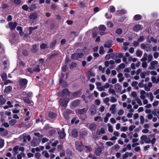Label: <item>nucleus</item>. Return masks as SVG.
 <instances>
[{"instance_id": "79ce46f5", "label": "nucleus", "mask_w": 159, "mask_h": 159, "mask_svg": "<svg viewBox=\"0 0 159 159\" xmlns=\"http://www.w3.org/2000/svg\"><path fill=\"white\" fill-rule=\"evenodd\" d=\"M107 125L108 127V130L111 133H112L113 131V129L112 127L109 123L107 124Z\"/></svg>"}, {"instance_id": "09e8293b", "label": "nucleus", "mask_w": 159, "mask_h": 159, "mask_svg": "<svg viewBox=\"0 0 159 159\" xmlns=\"http://www.w3.org/2000/svg\"><path fill=\"white\" fill-rule=\"evenodd\" d=\"M1 77L2 80L5 81L7 78V75L6 73H3L1 75Z\"/></svg>"}, {"instance_id": "58836bf2", "label": "nucleus", "mask_w": 159, "mask_h": 159, "mask_svg": "<svg viewBox=\"0 0 159 159\" xmlns=\"http://www.w3.org/2000/svg\"><path fill=\"white\" fill-rule=\"evenodd\" d=\"M111 44L110 42H107L105 43L104 45V47L105 48H109L111 46Z\"/></svg>"}, {"instance_id": "f3484780", "label": "nucleus", "mask_w": 159, "mask_h": 159, "mask_svg": "<svg viewBox=\"0 0 159 159\" xmlns=\"http://www.w3.org/2000/svg\"><path fill=\"white\" fill-rule=\"evenodd\" d=\"M147 93L143 90H141L140 92V98L142 99H144L146 98Z\"/></svg>"}, {"instance_id": "20e7f679", "label": "nucleus", "mask_w": 159, "mask_h": 159, "mask_svg": "<svg viewBox=\"0 0 159 159\" xmlns=\"http://www.w3.org/2000/svg\"><path fill=\"white\" fill-rule=\"evenodd\" d=\"M158 66V62L156 61H154L151 62L150 66L148 67L150 70H153L155 69V66Z\"/></svg>"}, {"instance_id": "0eeeda50", "label": "nucleus", "mask_w": 159, "mask_h": 159, "mask_svg": "<svg viewBox=\"0 0 159 159\" xmlns=\"http://www.w3.org/2000/svg\"><path fill=\"white\" fill-rule=\"evenodd\" d=\"M64 75L63 73L61 74V76L60 77V84L63 87H66L67 85V83L65 81L63 80L62 79L64 77Z\"/></svg>"}, {"instance_id": "4be33fe9", "label": "nucleus", "mask_w": 159, "mask_h": 159, "mask_svg": "<svg viewBox=\"0 0 159 159\" xmlns=\"http://www.w3.org/2000/svg\"><path fill=\"white\" fill-rule=\"evenodd\" d=\"M146 96L147 98H149V100L151 102H152L153 100L154 97L152 93H147Z\"/></svg>"}, {"instance_id": "37998d69", "label": "nucleus", "mask_w": 159, "mask_h": 159, "mask_svg": "<svg viewBox=\"0 0 159 159\" xmlns=\"http://www.w3.org/2000/svg\"><path fill=\"white\" fill-rule=\"evenodd\" d=\"M37 8L36 5L34 4H32L30 7L29 8V9L30 11H33L34 9Z\"/></svg>"}, {"instance_id": "f704fd0d", "label": "nucleus", "mask_w": 159, "mask_h": 159, "mask_svg": "<svg viewBox=\"0 0 159 159\" xmlns=\"http://www.w3.org/2000/svg\"><path fill=\"white\" fill-rule=\"evenodd\" d=\"M48 116L50 118H54L56 116L57 114L53 112H50L48 114Z\"/></svg>"}, {"instance_id": "c85d7f7f", "label": "nucleus", "mask_w": 159, "mask_h": 159, "mask_svg": "<svg viewBox=\"0 0 159 159\" xmlns=\"http://www.w3.org/2000/svg\"><path fill=\"white\" fill-rule=\"evenodd\" d=\"M151 79L153 83H157L159 82V77H158L156 78V77H155L152 76Z\"/></svg>"}, {"instance_id": "13d9d810", "label": "nucleus", "mask_w": 159, "mask_h": 159, "mask_svg": "<svg viewBox=\"0 0 159 159\" xmlns=\"http://www.w3.org/2000/svg\"><path fill=\"white\" fill-rule=\"evenodd\" d=\"M128 130L127 126H122L120 128V130L121 131L125 132Z\"/></svg>"}, {"instance_id": "69168bd1", "label": "nucleus", "mask_w": 159, "mask_h": 159, "mask_svg": "<svg viewBox=\"0 0 159 159\" xmlns=\"http://www.w3.org/2000/svg\"><path fill=\"white\" fill-rule=\"evenodd\" d=\"M140 123L142 124H143L144 122V117L143 116H140Z\"/></svg>"}, {"instance_id": "a211bd4d", "label": "nucleus", "mask_w": 159, "mask_h": 159, "mask_svg": "<svg viewBox=\"0 0 159 159\" xmlns=\"http://www.w3.org/2000/svg\"><path fill=\"white\" fill-rule=\"evenodd\" d=\"M102 152V150L101 148L98 147L95 148V153L97 156H99Z\"/></svg>"}, {"instance_id": "7c9ffc66", "label": "nucleus", "mask_w": 159, "mask_h": 159, "mask_svg": "<svg viewBox=\"0 0 159 159\" xmlns=\"http://www.w3.org/2000/svg\"><path fill=\"white\" fill-rule=\"evenodd\" d=\"M88 110L87 108H84L83 109L79 110L78 111L79 114H83L85 113Z\"/></svg>"}, {"instance_id": "1a4fd4ad", "label": "nucleus", "mask_w": 159, "mask_h": 159, "mask_svg": "<svg viewBox=\"0 0 159 159\" xmlns=\"http://www.w3.org/2000/svg\"><path fill=\"white\" fill-rule=\"evenodd\" d=\"M99 30L102 31L100 32V34L101 35L104 34L105 33L104 32L106 30V27L104 25H101L99 27Z\"/></svg>"}, {"instance_id": "f257e3e1", "label": "nucleus", "mask_w": 159, "mask_h": 159, "mask_svg": "<svg viewBox=\"0 0 159 159\" xmlns=\"http://www.w3.org/2000/svg\"><path fill=\"white\" fill-rule=\"evenodd\" d=\"M141 48L147 52H149L151 50V45L148 44L142 43L141 44Z\"/></svg>"}, {"instance_id": "aec40b11", "label": "nucleus", "mask_w": 159, "mask_h": 159, "mask_svg": "<svg viewBox=\"0 0 159 159\" xmlns=\"http://www.w3.org/2000/svg\"><path fill=\"white\" fill-rule=\"evenodd\" d=\"M58 134L59 135L60 138L61 139H63L65 136V134L64 132V129L62 128L61 131L58 132Z\"/></svg>"}, {"instance_id": "cd10ccee", "label": "nucleus", "mask_w": 159, "mask_h": 159, "mask_svg": "<svg viewBox=\"0 0 159 159\" xmlns=\"http://www.w3.org/2000/svg\"><path fill=\"white\" fill-rule=\"evenodd\" d=\"M105 133V129L103 128H101L100 129H98L97 131V134L98 135L104 134Z\"/></svg>"}, {"instance_id": "a18cd8bd", "label": "nucleus", "mask_w": 159, "mask_h": 159, "mask_svg": "<svg viewBox=\"0 0 159 159\" xmlns=\"http://www.w3.org/2000/svg\"><path fill=\"white\" fill-rule=\"evenodd\" d=\"M105 52V51L104 50V48L102 46H101L99 50V53L101 54H103Z\"/></svg>"}, {"instance_id": "a878e982", "label": "nucleus", "mask_w": 159, "mask_h": 159, "mask_svg": "<svg viewBox=\"0 0 159 159\" xmlns=\"http://www.w3.org/2000/svg\"><path fill=\"white\" fill-rule=\"evenodd\" d=\"M38 16L37 14L36 13L34 12L31 14L29 16V18L31 19H36Z\"/></svg>"}, {"instance_id": "7ed1b4c3", "label": "nucleus", "mask_w": 159, "mask_h": 159, "mask_svg": "<svg viewBox=\"0 0 159 159\" xmlns=\"http://www.w3.org/2000/svg\"><path fill=\"white\" fill-rule=\"evenodd\" d=\"M69 99L67 98H62L59 101V103L60 105L62 106H66L68 101Z\"/></svg>"}, {"instance_id": "72a5a7b5", "label": "nucleus", "mask_w": 159, "mask_h": 159, "mask_svg": "<svg viewBox=\"0 0 159 159\" xmlns=\"http://www.w3.org/2000/svg\"><path fill=\"white\" fill-rule=\"evenodd\" d=\"M142 16L140 15H136L134 16V19L136 20H138L141 19Z\"/></svg>"}, {"instance_id": "4d7b16f0", "label": "nucleus", "mask_w": 159, "mask_h": 159, "mask_svg": "<svg viewBox=\"0 0 159 159\" xmlns=\"http://www.w3.org/2000/svg\"><path fill=\"white\" fill-rule=\"evenodd\" d=\"M34 72H39L40 71L39 65H38L37 66L36 68L33 69Z\"/></svg>"}, {"instance_id": "6ab92c4d", "label": "nucleus", "mask_w": 159, "mask_h": 159, "mask_svg": "<svg viewBox=\"0 0 159 159\" xmlns=\"http://www.w3.org/2000/svg\"><path fill=\"white\" fill-rule=\"evenodd\" d=\"M12 88L11 86H8L6 87L4 91V93L5 94H8L12 90Z\"/></svg>"}, {"instance_id": "2eb2a0df", "label": "nucleus", "mask_w": 159, "mask_h": 159, "mask_svg": "<svg viewBox=\"0 0 159 159\" xmlns=\"http://www.w3.org/2000/svg\"><path fill=\"white\" fill-rule=\"evenodd\" d=\"M23 99L24 101L26 102L29 106H31L33 105L34 102L29 99L26 98H24Z\"/></svg>"}, {"instance_id": "4468645a", "label": "nucleus", "mask_w": 159, "mask_h": 159, "mask_svg": "<svg viewBox=\"0 0 159 159\" xmlns=\"http://www.w3.org/2000/svg\"><path fill=\"white\" fill-rule=\"evenodd\" d=\"M8 25L10 28L11 30H14L17 25V23L16 22L13 23L12 22H9Z\"/></svg>"}, {"instance_id": "2f4dec72", "label": "nucleus", "mask_w": 159, "mask_h": 159, "mask_svg": "<svg viewBox=\"0 0 159 159\" xmlns=\"http://www.w3.org/2000/svg\"><path fill=\"white\" fill-rule=\"evenodd\" d=\"M3 64L4 65L5 69H7L9 66V61L8 60L4 61Z\"/></svg>"}, {"instance_id": "c03bdc74", "label": "nucleus", "mask_w": 159, "mask_h": 159, "mask_svg": "<svg viewBox=\"0 0 159 159\" xmlns=\"http://www.w3.org/2000/svg\"><path fill=\"white\" fill-rule=\"evenodd\" d=\"M42 154L46 158H48L49 157V154L46 151H43L42 152Z\"/></svg>"}, {"instance_id": "5fc2aeb1", "label": "nucleus", "mask_w": 159, "mask_h": 159, "mask_svg": "<svg viewBox=\"0 0 159 159\" xmlns=\"http://www.w3.org/2000/svg\"><path fill=\"white\" fill-rule=\"evenodd\" d=\"M142 55V52L140 50H138L136 51V55L138 57H141Z\"/></svg>"}, {"instance_id": "680f3d73", "label": "nucleus", "mask_w": 159, "mask_h": 159, "mask_svg": "<svg viewBox=\"0 0 159 159\" xmlns=\"http://www.w3.org/2000/svg\"><path fill=\"white\" fill-rule=\"evenodd\" d=\"M4 145V140L2 139H0V148H2Z\"/></svg>"}, {"instance_id": "dca6fc26", "label": "nucleus", "mask_w": 159, "mask_h": 159, "mask_svg": "<svg viewBox=\"0 0 159 159\" xmlns=\"http://www.w3.org/2000/svg\"><path fill=\"white\" fill-rule=\"evenodd\" d=\"M121 88V86L119 84L117 83L115 85V89L117 92L119 93L120 92Z\"/></svg>"}, {"instance_id": "4c0bfd02", "label": "nucleus", "mask_w": 159, "mask_h": 159, "mask_svg": "<svg viewBox=\"0 0 159 159\" xmlns=\"http://www.w3.org/2000/svg\"><path fill=\"white\" fill-rule=\"evenodd\" d=\"M148 59L147 61L148 62H150L153 59V56L151 54L148 55Z\"/></svg>"}, {"instance_id": "b1692460", "label": "nucleus", "mask_w": 159, "mask_h": 159, "mask_svg": "<svg viewBox=\"0 0 159 159\" xmlns=\"http://www.w3.org/2000/svg\"><path fill=\"white\" fill-rule=\"evenodd\" d=\"M116 106V104H113L110 108V110L111 111V113L112 114H114L115 112V109Z\"/></svg>"}, {"instance_id": "052dcab7", "label": "nucleus", "mask_w": 159, "mask_h": 159, "mask_svg": "<svg viewBox=\"0 0 159 159\" xmlns=\"http://www.w3.org/2000/svg\"><path fill=\"white\" fill-rule=\"evenodd\" d=\"M143 62L142 64V66L143 68H146L148 66V64L145 61H143Z\"/></svg>"}, {"instance_id": "9d476101", "label": "nucleus", "mask_w": 159, "mask_h": 159, "mask_svg": "<svg viewBox=\"0 0 159 159\" xmlns=\"http://www.w3.org/2000/svg\"><path fill=\"white\" fill-rule=\"evenodd\" d=\"M142 26L140 25L137 24L135 25L133 28V30L137 32L143 28Z\"/></svg>"}, {"instance_id": "c756f323", "label": "nucleus", "mask_w": 159, "mask_h": 159, "mask_svg": "<svg viewBox=\"0 0 159 159\" xmlns=\"http://www.w3.org/2000/svg\"><path fill=\"white\" fill-rule=\"evenodd\" d=\"M71 134L72 136L74 137H77L78 135V132L77 130L75 129H72Z\"/></svg>"}, {"instance_id": "774afa93", "label": "nucleus", "mask_w": 159, "mask_h": 159, "mask_svg": "<svg viewBox=\"0 0 159 159\" xmlns=\"http://www.w3.org/2000/svg\"><path fill=\"white\" fill-rule=\"evenodd\" d=\"M144 88L145 90L147 91H149L150 90V88L148 87L147 84H144Z\"/></svg>"}, {"instance_id": "864d4df0", "label": "nucleus", "mask_w": 159, "mask_h": 159, "mask_svg": "<svg viewBox=\"0 0 159 159\" xmlns=\"http://www.w3.org/2000/svg\"><path fill=\"white\" fill-rule=\"evenodd\" d=\"M6 101V100L4 98H0V105L4 104Z\"/></svg>"}, {"instance_id": "49530a36", "label": "nucleus", "mask_w": 159, "mask_h": 159, "mask_svg": "<svg viewBox=\"0 0 159 159\" xmlns=\"http://www.w3.org/2000/svg\"><path fill=\"white\" fill-rule=\"evenodd\" d=\"M116 33L118 34H120L122 32V30L120 28L117 29L115 32Z\"/></svg>"}, {"instance_id": "6e6552de", "label": "nucleus", "mask_w": 159, "mask_h": 159, "mask_svg": "<svg viewBox=\"0 0 159 159\" xmlns=\"http://www.w3.org/2000/svg\"><path fill=\"white\" fill-rule=\"evenodd\" d=\"M141 140L144 141V143H149L150 142L151 140L149 138L147 137L146 135H143L140 138Z\"/></svg>"}, {"instance_id": "a19ab883", "label": "nucleus", "mask_w": 159, "mask_h": 159, "mask_svg": "<svg viewBox=\"0 0 159 159\" xmlns=\"http://www.w3.org/2000/svg\"><path fill=\"white\" fill-rule=\"evenodd\" d=\"M62 93L63 94L62 96L67 95L69 94V92L67 89H65L63 90Z\"/></svg>"}, {"instance_id": "5701e85b", "label": "nucleus", "mask_w": 159, "mask_h": 159, "mask_svg": "<svg viewBox=\"0 0 159 159\" xmlns=\"http://www.w3.org/2000/svg\"><path fill=\"white\" fill-rule=\"evenodd\" d=\"M80 101L79 100H76L72 103V105L74 107H76L80 103Z\"/></svg>"}, {"instance_id": "6e6d98bb", "label": "nucleus", "mask_w": 159, "mask_h": 159, "mask_svg": "<svg viewBox=\"0 0 159 159\" xmlns=\"http://www.w3.org/2000/svg\"><path fill=\"white\" fill-rule=\"evenodd\" d=\"M98 69L100 71H102V73H103L105 72V68H102L101 66H98Z\"/></svg>"}, {"instance_id": "3c124183", "label": "nucleus", "mask_w": 159, "mask_h": 159, "mask_svg": "<svg viewBox=\"0 0 159 159\" xmlns=\"http://www.w3.org/2000/svg\"><path fill=\"white\" fill-rule=\"evenodd\" d=\"M117 99L114 97L112 96L111 97L110 101L112 103H115L117 102Z\"/></svg>"}, {"instance_id": "8fccbe9b", "label": "nucleus", "mask_w": 159, "mask_h": 159, "mask_svg": "<svg viewBox=\"0 0 159 159\" xmlns=\"http://www.w3.org/2000/svg\"><path fill=\"white\" fill-rule=\"evenodd\" d=\"M17 63L18 65H20L21 66H25V63L19 60H17Z\"/></svg>"}, {"instance_id": "ddd939ff", "label": "nucleus", "mask_w": 159, "mask_h": 159, "mask_svg": "<svg viewBox=\"0 0 159 159\" xmlns=\"http://www.w3.org/2000/svg\"><path fill=\"white\" fill-rule=\"evenodd\" d=\"M97 127V125L94 123L90 124L89 126V129L92 131H95Z\"/></svg>"}, {"instance_id": "bb28decb", "label": "nucleus", "mask_w": 159, "mask_h": 159, "mask_svg": "<svg viewBox=\"0 0 159 159\" xmlns=\"http://www.w3.org/2000/svg\"><path fill=\"white\" fill-rule=\"evenodd\" d=\"M117 77L119 78L118 81L120 82H122L124 79V77H123L122 74L120 73L118 74Z\"/></svg>"}, {"instance_id": "e433bc0d", "label": "nucleus", "mask_w": 159, "mask_h": 159, "mask_svg": "<svg viewBox=\"0 0 159 159\" xmlns=\"http://www.w3.org/2000/svg\"><path fill=\"white\" fill-rule=\"evenodd\" d=\"M17 122L16 120L15 119L11 120L9 121V124L11 126L13 125Z\"/></svg>"}, {"instance_id": "f03ea898", "label": "nucleus", "mask_w": 159, "mask_h": 159, "mask_svg": "<svg viewBox=\"0 0 159 159\" xmlns=\"http://www.w3.org/2000/svg\"><path fill=\"white\" fill-rule=\"evenodd\" d=\"M28 82L27 80L25 79H21L19 81V84L21 88H25Z\"/></svg>"}, {"instance_id": "338daca9", "label": "nucleus", "mask_w": 159, "mask_h": 159, "mask_svg": "<svg viewBox=\"0 0 159 159\" xmlns=\"http://www.w3.org/2000/svg\"><path fill=\"white\" fill-rule=\"evenodd\" d=\"M22 9L25 11H27L29 8L28 6L27 5H24L22 7Z\"/></svg>"}, {"instance_id": "e2e57ef3", "label": "nucleus", "mask_w": 159, "mask_h": 159, "mask_svg": "<svg viewBox=\"0 0 159 159\" xmlns=\"http://www.w3.org/2000/svg\"><path fill=\"white\" fill-rule=\"evenodd\" d=\"M1 7L2 9H5L8 7V5L7 3H3L1 5Z\"/></svg>"}, {"instance_id": "473e14b6", "label": "nucleus", "mask_w": 159, "mask_h": 159, "mask_svg": "<svg viewBox=\"0 0 159 159\" xmlns=\"http://www.w3.org/2000/svg\"><path fill=\"white\" fill-rule=\"evenodd\" d=\"M81 92L79 91L73 93L72 95L74 97H77L80 96L81 95Z\"/></svg>"}, {"instance_id": "423d86ee", "label": "nucleus", "mask_w": 159, "mask_h": 159, "mask_svg": "<svg viewBox=\"0 0 159 159\" xmlns=\"http://www.w3.org/2000/svg\"><path fill=\"white\" fill-rule=\"evenodd\" d=\"M83 53H75L73 54L71 56V58L74 60H77L83 56Z\"/></svg>"}, {"instance_id": "c9c22d12", "label": "nucleus", "mask_w": 159, "mask_h": 159, "mask_svg": "<svg viewBox=\"0 0 159 159\" xmlns=\"http://www.w3.org/2000/svg\"><path fill=\"white\" fill-rule=\"evenodd\" d=\"M148 57V54L146 53H144L142 58L141 59V61H146L147 60Z\"/></svg>"}, {"instance_id": "ea45409f", "label": "nucleus", "mask_w": 159, "mask_h": 159, "mask_svg": "<svg viewBox=\"0 0 159 159\" xmlns=\"http://www.w3.org/2000/svg\"><path fill=\"white\" fill-rule=\"evenodd\" d=\"M137 103L140 106H142L143 105V103L142 102V101L141 99L137 97L135 99Z\"/></svg>"}, {"instance_id": "393cba45", "label": "nucleus", "mask_w": 159, "mask_h": 159, "mask_svg": "<svg viewBox=\"0 0 159 159\" xmlns=\"http://www.w3.org/2000/svg\"><path fill=\"white\" fill-rule=\"evenodd\" d=\"M133 155V154L132 152H126L123 155L122 157L124 159L127 158L129 156L130 157L132 156Z\"/></svg>"}, {"instance_id": "0e129e2a", "label": "nucleus", "mask_w": 159, "mask_h": 159, "mask_svg": "<svg viewBox=\"0 0 159 159\" xmlns=\"http://www.w3.org/2000/svg\"><path fill=\"white\" fill-rule=\"evenodd\" d=\"M108 91L109 92L111 93L113 95H115L116 94L115 91L113 89L110 88L109 89Z\"/></svg>"}, {"instance_id": "603ef678", "label": "nucleus", "mask_w": 159, "mask_h": 159, "mask_svg": "<svg viewBox=\"0 0 159 159\" xmlns=\"http://www.w3.org/2000/svg\"><path fill=\"white\" fill-rule=\"evenodd\" d=\"M115 9L114 6H110L109 11L111 12H113L115 11Z\"/></svg>"}, {"instance_id": "f8f14e48", "label": "nucleus", "mask_w": 159, "mask_h": 159, "mask_svg": "<svg viewBox=\"0 0 159 159\" xmlns=\"http://www.w3.org/2000/svg\"><path fill=\"white\" fill-rule=\"evenodd\" d=\"M71 112V111L69 109H67L65 111H64L63 114L65 118L66 119H69V113Z\"/></svg>"}, {"instance_id": "de8ad7c7", "label": "nucleus", "mask_w": 159, "mask_h": 159, "mask_svg": "<svg viewBox=\"0 0 159 159\" xmlns=\"http://www.w3.org/2000/svg\"><path fill=\"white\" fill-rule=\"evenodd\" d=\"M37 47L38 45L36 44L33 45V48L32 49V52H35L38 49Z\"/></svg>"}, {"instance_id": "9b49d317", "label": "nucleus", "mask_w": 159, "mask_h": 159, "mask_svg": "<svg viewBox=\"0 0 159 159\" xmlns=\"http://www.w3.org/2000/svg\"><path fill=\"white\" fill-rule=\"evenodd\" d=\"M89 111L91 115H94L96 113V111L95 106L94 105H92L90 107Z\"/></svg>"}, {"instance_id": "412c9836", "label": "nucleus", "mask_w": 159, "mask_h": 159, "mask_svg": "<svg viewBox=\"0 0 159 159\" xmlns=\"http://www.w3.org/2000/svg\"><path fill=\"white\" fill-rule=\"evenodd\" d=\"M0 131L1 132V134L2 136H6L8 134V131L2 128H0Z\"/></svg>"}, {"instance_id": "bf43d9fd", "label": "nucleus", "mask_w": 159, "mask_h": 159, "mask_svg": "<svg viewBox=\"0 0 159 159\" xmlns=\"http://www.w3.org/2000/svg\"><path fill=\"white\" fill-rule=\"evenodd\" d=\"M124 113V111L122 109H120L118 112L117 114L119 116L123 115Z\"/></svg>"}, {"instance_id": "39448f33", "label": "nucleus", "mask_w": 159, "mask_h": 159, "mask_svg": "<svg viewBox=\"0 0 159 159\" xmlns=\"http://www.w3.org/2000/svg\"><path fill=\"white\" fill-rule=\"evenodd\" d=\"M75 145L76 149L80 152H82L83 150L82 147V144L81 143H80L78 141L75 142Z\"/></svg>"}]
</instances>
